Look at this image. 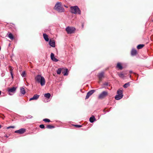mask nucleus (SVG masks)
Instances as JSON below:
<instances>
[{"label": "nucleus", "instance_id": "f257e3e1", "mask_svg": "<svg viewBox=\"0 0 153 153\" xmlns=\"http://www.w3.org/2000/svg\"><path fill=\"white\" fill-rule=\"evenodd\" d=\"M35 80L38 83H40L41 86H43L45 84V79L41 75H37L35 77Z\"/></svg>", "mask_w": 153, "mask_h": 153}, {"label": "nucleus", "instance_id": "f03ea898", "mask_svg": "<svg viewBox=\"0 0 153 153\" xmlns=\"http://www.w3.org/2000/svg\"><path fill=\"white\" fill-rule=\"evenodd\" d=\"M54 9L59 12H62L64 11V8L62 6V3L60 2H58L56 4Z\"/></svg>", "mask_w": 153, "mask_h": 153}, {"label": "nucleus", "instance_id": "7ed1b4c3", "mask_svg": "<svg viewBox=\"0 0 153 153\" xmlns=\"http://www.w3.org/2000/svg\"><path fill=\"white\" fill-rule=\"evenodd\" d=\"M71 12L75 14H80L81 11L77 6H74L71 7Z\"/></svg>", "mask_w": 153, "mask_h": 153}, {"label": "nucleus", "instance_id": "20e7f679", "mask_svg": "<svg viewBox=\"0 0 153 153\" xmlns=\"http://www.w3.org/2000/svg\"><path fill=\"white\" fill-rule=\"evenodd\" d=\"M117 94L115 97V99L117 100L121 99L123 96V91L122 90L119 89L117 91Z\"/></svg>", "mask_w": 153, "mask_h": 153}, {"label": "nucleus", "instance_id": "39448f33", "mask_svg": "<svg viewBox=\"0 0 153 153\" xmlns=\"http://www.w3.org/2000/svg\"><path fill=\"white\" fill-rule=\"evenodd\" d=\"M76 29L73 27H68L66 28V30L68 34L74 33Z\"/></svg>", "mask_w": 153, "mask_h": 153}, {"label": "nucleus", "instance_id": "423d86ee", "mask_svg": "<svg viewBox=\"0 0 153 153\" xmlns=\"http://www.w3.org/2000/svg\"><path fill=\"white\" fill-rule=\"evenodd\" d=\"M16 88L15 87L9 89L8 90L9 94L10 95H13L16 92Z\"/></svg>", "mask_w": 153, "mask_h": 153}, {"label": "nucleus", "instance_id": "0eeeda50", "mask_svg": "<svg viewBox=\"0 0 153 153\" xmlns=\"http://www.w3.org/2000/svg\"><path fill=\"white\" fill-rule=\"evenodd\" d=\"M108 95V92L106 91H103L102 92L99 96V98L100 99H102Z\"/></svg>", "mask_w": 153, "mask_h": 153}, {"label": "nucleus", "instance_id": "6e6552de", "mask_svg": "<svg viewBox=\"0 0 153 153\" xmlns=\"http://www.w3.org/2000/svg\"><path fill=\"white\" fill-rule=\"evenodd\" d=\"M104 72H101L100 73L98 74V78L100 81L98 82L100 83L101 81L102 78L104 77Z\"/></svg>", "mask_w": 153, "mask_h": 153}, {"label": "nucleus", "instance_id": "1a4fd4ad", "mask_svg": "<svg viewBox=\"0 0 153 153\" xmlns=\"http://www.w3.org/2000/svg\"><path fill=\"white\" fill-rule=\"evenodd\" d=\"M26 129L24 128H22L16 131L15 132L16 133H19L20 134H22L25 132Z\"/></svg>", "mask_w": 153, "mask_h": 153}, {"label": "nucleus", "instance_id": "9d476101", "mask_svg": "<svg viewBox=\"0 0 153 153\" xmlns=\"http://www.w3.org/2000/svg\"><path fill=\"white\" fill-rule=\"evenodd\" d=\"M95 91V90H91L89 91L88 92L86 96L85 99H88V98Z\"/></svg>", "mask_w": 153, "mask_h": 153}, {"label": "nucleus", "instance_id": "9b49d317", "mask_svg": "<svg viewBox=\"0 0 153 153\" xmlns=\"http://www.w3.org/2000/svg\"><path fill=\"white\" fill-rule=\"evenodd\" d=\"M51 60L54 62H57L59 61L57 59L55 58L54 54L52 53L51 54Z\"/></svg>", "mask_w": 153, "mask_h": 153}, {"label": "nucleus", "instance_id": "f8f14e48", "mask_svg": "<svg viewBox=\"0 0 153 153\" xmlns=\"http://www.w3.org/2000/svg\"><path fill=\"white\" fill-rule=\"evenodd\" d=\"M49 45L53 47H55V42L54 40H50L49 42Z\"/></svg>", "mask_w": 153, "mask_h": 153}, {"label": "nucleus", "instance_id": "ddd939ff", "mask_svg": "<svg viewBox=\"0 0 153 153\" xmlns=\"http://www.w3.org/2000/svg\"><path fill=\"white\" fill-rule=\"evenodd\" d=\"M39 96L37 94L33 96L29 99L30 101L33 100H37L39 97Z\"/></svg>", "mask_w": 153, "mask_h": 153}, {"label": "nucleus", "instance_id": "4468645a", "mask_svg": "<svg viewBox=\"0 0 153 153\" xmlns=\"http://www.w3.org/2000/svg\"><path fill=\"white\" fill-rule=\"evenodd\" d=\"M43 36L45 40L47 42H48L49 41V38L48 35L46 33H43Z\"/></svg>", "mask_w": 153, "mask_h": 153}, {"label": "nucleus", "instance_id": "2eb2a0df", "mask_svg": "<svg viewBox=\"0 0 153 153\" xmlns=\"http://www.w3.org/2000/svg\"><path fill=\"white\" fill-rule=\"evenodd\" d=\"M137 51L135 49H132L131 51V55L132 56H135L137 54Z\"/></svg>", "mask_w": 153, "mask_h": 153}, {"label": "nucleus", "instance_id": "dca6fc26", "mask_svg": "<svg viewBox=\"0 0 153 153\" xmlns=\"http://www.w3.org/2000/svg\"><path fill=\"white\" fill-rule=\"evenodd\" d=\"M20 92L23 95H24L25 94L26 91L22 87L20 88Z\"/></svg>", "mask_w": 153, "mask_h": 153}, {"label": "nucleus", "instance_id": "f3484780", "mask_svg": "<svg viewBox=\"0 0 153 153\" xmlns=\"http://www.w3.org/2000/svg\"><path fill=\"white\" fill-rule=\"evenodd\" d=\"M95 120V117L92 116L89 118V121L91 123H93Z\"/></svg>", "mask_w": 153, "mask_h": 153}, {"label": "nucleus", "instance_id": "a211bd4d", "mask_svg": "<svg viewBox=\"0 0 153 153\" xmlns=\"http://www.w3.org/2000/svg\"><path fill=\"white\" fill-rule=\"evenodd\" d=\"M62 73L63 74L64 76H67L68 74V70L67 69H65V71L64 72H62Z\"/></svg>", "mask_w": 153, "mask_h": 153}, {"label": "nucleus", "instance_id": "6ab92c4d", "mask_svg": "<svg viewBox=\"0 0 153 153\" xmlns=\"http://www.w3.org/2000/svg\"><path fill=\"white\" fill-rule=\"evenodd\" d=\"M8 37L11 40H13L14 39V36H13V35L11 33H10L8 34Z\"/></svg>", "mask_w": 153, "mask_h": 153}, {"label": "nucleus", "instance_id": "aec40b11", "mask_svg": "<svg viewBox=\"0 0 153 153\" xmlns=\"http://www.w3.org/2000/svg\"><path fill=\"white\" fill-rule=\"evenodd\" d=\"M117 67L120 70H122L123 68V67L120 63L117 64Z\"/></svg>", "mask_w": 153, "mask_h": 153}, {"label": "nucleus", "instance_id": "412c9836", "mask_svg": "<svg viewBox=\"0 0 153 153\" xmlns=\"http://www.w3.org/2000/svg\"><path fill=\"white\" fill-rule=\"evenodd\" d=\"M44 96L47 99H49L51 96V94L49 93L45 94H44Z\"/></svg>", "mask_w": 153, "mask_h": 153}, {"label": "nucleus", "instance_id": "4be33fe9", "mask_svg": "<svg viewBox=\"0 0 153 153\" xmlns=\"http://www.w3.org/2000/svg\"><path fill=\"white\" fill-rule=\"evenodd\" d=\"M130 85V82H128L125 83L123 86V87L125 88H127V87L129 86Z\"/></svg>", "mask_w": 153, "mask_h": 153}, {"label": "nucleus", "instance_id": "5701e85b", "mask_svg": "<svg viewBox=\"0 0 153 153\" xmlns=\"http://www.w3.org/2000/svg\"><path fill=\"white\" fill-rule=\"evenodd\" d=\"M144 46V45L143 44H140L137 45V48L138 49H140L143 48Z\"/></svg>", "mask_w": 153, "mask_h": 153}, {"label": "nucleus", "instance_id": "b1692460", "mask_svg": "<svg viewBox=\"0 0 153 153\" xmlns=\"http://www.w3.org/2000/svg\"><path fill=\"white\" fill-rule=\"evenodd\" d=\"M13 70V68L11 67L10 69V73L12 78H13V73H12Z\"/></svg>", "mask_w": 153, "mask_h": 153}, {"label": "nucleus", "instance_id": "393cba45", "mask_svg": "<svg viewBox=\"0 0 153 153\" xmlns=\"http://www.w3.org/2000/svg\"><path fill=\"white\" fill-rule=\"evenodd\" d=\"M118 75L120 77L122 78H123L125 76L124 74L122 73L119 74Z\"/></svg>", "mask_w": 153, "mask_h": 153}, {"label": "nucleus", "instance_id": "a878e982", "mask_svg": "<svg viewBox=\"0 0 153 153\" xmlns=\"http://www.w3.org/2000/svg\"><path fill=\"white\" fill-rule=\"evenodd\" d=\"M62 69L61 68H58L56 71L57 73L58 74H60L61 72Z\"/></svg>", "mask_w": 153, "mask_h": 153}, {"label": "nucleus", "instance_id": "bb28decb", "mask_svg": "<svg viewBox=\"0 0 153 153\" xmlns=\"http://www.w3.org/2000/svg\"><path fill=\"white\" fill-rule=\"evenodd\" d=\"M21 75L22 77H25L26 76V74L25 71H24L21 74Z\"/></svg>", "mask_w": 153, "mask_h": 153}, {"label": "nucleus", "instance_id": "cd10ccee", "mask_svg": "<svg viewBox=\"0 0 153 153\" xmlns=\"http://www.w3.org/2000/svg\"><path fill=\"white\" fill-rule=\"evenodd\" d=\"M54 127L50 125H48L47 126L46 128L48 129H51L53 128Z\"/></svg>", "mask_w": 153, "mask_h": 153}, {"label": "nucleus", "instance_id": "c85d7f7f", "mask_svg": "<svg viewBox=\"0 0 153 153\" xmlns=\"http://www.w3.org/2000/svg\"><path fill=\"white\" fill-rule=\"evenodd\" d=\"M43 121L45 122H50V120L49 119L47 118L44 119Z\"/></svg>", "mask_w": 153, "mask_h": 153}, {"label": "nucleus", "instance_id": "c756f323", "mask_svg": "<svg viewBox=\"0 0 153 153\" xmlns=\"http://www.w3.org/2000/svg\"><path fill=\"white\" fill-rule=\"evenodd\" d=\"M39 127L41 128H44L45 127L44 125L43 124L40 125Z\"/></svg>", "mask_w": 153, "mask_h": 153}, {"label": "nucleus", "instance_id": "7c9ffc66", "mask_svg": "<svg viewBox=\"0 0 153 153\" xmlns=\"http://www.w3.org/2000/svg\"><path fill=\"white\" fill-rule=\"evenodd\" d=\"M74 126L76 127H78V128H80V127H82V126L79 125H74Z\"/></svg>", "mask_w": 153, "mask_h": 153}, {"label": "nucleus", "instance_id": "2f4dec72", "mask_svg": "<svg viewBox=\"0 0 153 153\" xmlns=\"http://www.w3.org/2000/svg\"><path fill=\"white\" fill-rule=\"evenodd\" d=\"M103 85H104L107 86L108 85V84L107 82H105L104 83Z\"/></svg>", "mask_w": 153, "mask_h": 153}, {"label": "nucleus", "instance_id": "473e14b6", "mask_svg": "<svg viewBox=\"0 0 153 153\" xmlns=\"http://www.w3.org/2000/svg\"><path fill=\"white\" fill-rule=\"evenodd\" d=\"M14 127H15L14 126H9V127H7V129H9V128H14Z\"/></svg>", "mask_w": 153, "mask_h": 153}, {"label": "nucleus", "instance_id": "72a5a7b5", "mask_svg": "<svg viewBox=\"0 0 153 153\" xmlns=\"http://www.w3.org/2000/svg\"><path fill=\"white\" fill-rule=\"evenodd\" d=\"M130 73H132V71H130Z\"/></svg>", "mask_w": 153, "mask_h": 153}, {"label": "nucleus", "instance_id": "f704fd0d", "mask_svg": "<svg viewBox=\"0 0 153 153\" xmlns=\"http://www.w3.org/2000/svg\"><path fill=\"white\" fill-rule=\"evenodd\" d=\"M32 116H30V117H29V118H32Z\"/></svg>", "mask_w": 153, "mask_h": 153}, {"label": "nucleus", "instance_id": "c9c22d12", "mask_svg": "<svg viewBox=\"0 0 153 153\" xmlns=\"http://www.w3.org/2000/svg\"><path fill=\"white\" fill-rule=\"evenodd\" d=\"M1 91H0V95L1 94Z\"/></svg>", "mask_w": 153, "mask_h": 153}, {"label": "nucleus", "instance_id": "e433bc0d", "mask_svg": "<svg viewBox=\"0 0 153 153\" xmlns=\"http://www.w3.org/2000/svg\"><path fill=\"white\" fill-rule=\"evenodd\" d=\"M65 6V7H67Z\"/></svg>", "mask_w": 153, "mask_h": 153}, {"label": "nucleus", "instance_id": "4c0bfd02", "mask_svg": "<svg viewBox=\"0 0 153 153\" xmlns=\"http://www.w3.org/2000/svg\"><path fill=\"white\" fill-rule=\"evenodd\" d=\"M1 128V126L0 125V128Z\"/></svg>", "mask_w": 153, "mask_h": 153}, {"label": "nucleus", "instance_id": "58836bf2", "mask_svg": "<svg viewBox=\"0 0 153 153\" xmlns=\"http://www.w3.org/2000/svg\"><path fill=\"white\" fill-rule=\"evenodd\" d=\"M6 137H7V136H6Z\"/></svg>", "mask_w": 153, "mask_h": 153}, {"label": "nucleus", "instance_id": "ea45409f", "mask_svg": "<svg viewBox=\"0 0 153 153\" xmlns=\"http://www.w3.org/2000/svg\"><path fill=\"white\" fill-rule=\"evenodd\" d=\"M83 27V25H82V27Z\"/></svg>", "mask_w": 153, "mask_h": 153}]
</instances>
